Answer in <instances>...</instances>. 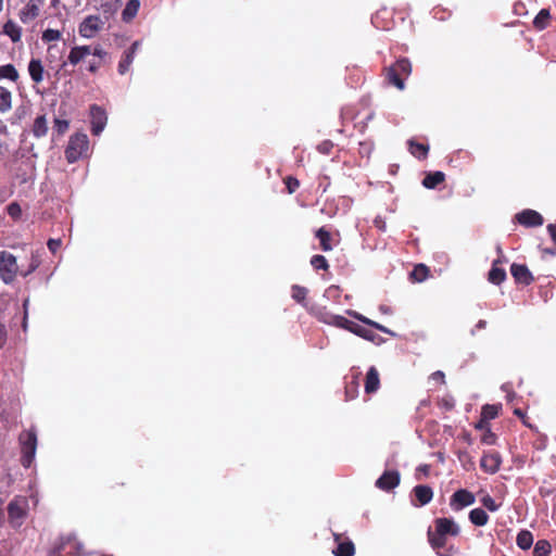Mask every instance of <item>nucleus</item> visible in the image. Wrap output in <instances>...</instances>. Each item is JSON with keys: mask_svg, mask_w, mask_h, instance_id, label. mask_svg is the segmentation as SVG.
I'll use <instances>...</instances> for the list:
<instances>
[{"mask_svg": "<svg viewBox=\"0 0 556 556\" xmlns=\"http://www.w3.org/2000/svg\"><path fill=\"white\" fill-rule=\"evenodd\" d=\"M21 450V464L24 468H29L35 460L37 451V432L35 428L23 430L18 435Z\"/></svg>", "mask_w": 556, "mask_h": 556, "instance_id": "1", "label": "nucleus"}, {"mask_svg": "<svg viewBox=\"0 0 556 556\" xmlns=\"http://www.w3.org/2000/svg\"><path fill=\"white\" fill-rule=\"evenodd\" d=\"M89 149L88 136L84 132H76L70 137L65 149V159L72 164L85 156Z\"/></svg>", "mask_w": 556, "mask_h": 556, "instance_id": "2", "label": "nucleus"}, {"mask_svg": "<svg viewBox=\"0 0 556 556\" xmlns=\"http://www.w3.org/2000/svg\"><path fill=\"white\" fill-rule=\"evenodd\" d=\"M18 273L16 257L8 252H0V278L7 285L13 282Z\"/></svg>", "mask_w": 556, "mask_h": 556, "instance_id": "3", "label": "nucleus"}, {"mask_svg": "<svg viewBox=\"0 0 556 556\" xmlns=\"http://www.w3.org/2000/svg\"><path fill=\"white\" fill-rule=\"evenodd\" d=\"M27 500L25 497H15L8 505L9 520L14 528H18L26 516Z\"/></svg>", "mask_w": 556, "mask_h": 556, "instance_id": "4", "label": "nucleus"}, {"mask_svg": "<svg viewBox=\"0 0 556 556\" xmlns=\"http://www.w3.org/2000/svg\"><path fill=\"white\" fill-rule=\"evenodd\" d=\"M104 22L99 15L86 16L78 26V33L83 38H93L102 28Z\"/></svg>", "mask_w": 556, "mask_h": 556, "instance_id": "5", "label": "nucleus"}, {"mask_svg": "<svg viewBox=\"0 0 556 556\" xmlns=\"http://www.w3.org/2000/svg\"><path fill=\"white\" fill-rule=\"evenodd\" d=\"M108 116L105 111L97 105L92 104L90 106V123H91V132L94 136H99L106 126Z\"/></svg>", "mask_w": 556, "mask_h": 556, "instance_id": "6", "label": "nucleus"}, {"mask_svg": "<svg viewBox=\"0 0 556 556\" xmlns=\"http://www.w3.org/2000/svg\"><path fill=\"white\" fill-rule=\"evenodd\" d=\"M476 497L475 495L465 490L460 489L457 490L451 497L450 506L453 510H460L464 507L470 506L475 503Z\"/></svg>", "mask_w": 556, "mask_h": 556, "instance_id": "7", "label": "nucleus"}, {"mask_svg": "<svg viewBox=\"0 0 556 556\" xmlns=\"http://www.w3.org/2000/svg\"><path fill=\"white\" fill-rule=\"evenodd\" d=\"M516 220L525 227H539L544 223L543 216L534 210H523L515 216Z\"/></svg>", "mask_w": 556, "mask_h": 556, "instance_id": "8", "label": "nucleus"}, {"mask_svg": "<svg viewBox=\"0 0 556 556\" xmlns=\"http://www.w3.org/2000/svg\"><path fill=\"white\" fill-rule=\"evenodd\" d=\"M42 0H28L25 7L20 11V20L27 24L34 21L40 13Z\"/></svg>", "mask_w": 556, "mask_h": 556, "instance_id": "9", "label": "nucleus"}, {"mask_svg": "<svg viewBox=\"0 0 556 556\" xmlns=\"http://www.w3.org/2000/svg\"><path fill=\"white\" fill-rule=\"evenodd\" d=\"M337 546L332 549L334 556H354L355 547L351 540L333 533Z\"/></svg>", "mask_w": 556, "mask_h": 556, "instance_id": "10", "label": "nucleus"}, {"mask_svg": "<svg viewBox=\"0 0 556 556\" xmlns=\"http://www.w3.org/2000/svg\"><path fill=\"white\" fill-rule=\"evenodd\" d=\"M400 483V473L396 470H387L376 481V486L383 490L390 491L397 486Z\"/></svg>", "mask_w": 556, "mask_h": 556, "instance_id": "11", "label": "nucleus"}, {"mask_svg": "<svg viewBox=\"0 0 556 556\" xmlns=\"http://www.w3.org/2000/svg\"><path fill=\"white\" fill-rule=\"evenodd\" d=\"M502 458L496 452L485 453L480 462L481 468L488 473H495L501 466Z\"/></svg>", "mask_w": 556, "mask_h": 556, "instance_id": "12", "label": "nucleus"}, {"mask_svg": "<svg viewBox=\"0 0 556 556\" xmlns=\"http://www.w3.org/2000/svg\"><path fill=\"white\" fill-rule=\"evenodd\" d=\"M510 273L518 283L528 286L533 281V276L526 265L514 263Z\"/></svg>", "mask_w": 556, "mask_h": 556, "instance_id": "13", "label": "nucleus"}, {"mask_svg": "<svg viewBox=\"0 0 556 556\" xmlns=\"http://www.w3.org/2000/svg\"><path fill=\"white\" fill-rule=\"evenodd\" d=\"M435 530L440 534L456 536L459 533L458 525L450 518H438L435 520Z\"/></svg>", "mask_w": 556, "mask_h": 556, "instance_id": "14", "label": "nucleus"}, {"mask_svg": "<svg viewBox=\"0 0 556 556\" xmlns=\"http://www.w3.org/2000/svg\"><path fill=\"white\" fill-rule=\"evenodd\" d=\"M89 54H91L90 46H76L71 49L67 61L72 65H77Z\"/></svg>", "mask_w": 556, "mask_h": 556, "instance_id": "15", "label": "nucleus"}, {"mask_svg": "<svg viewBox=\"0 0 556 556\" xmlns=\"http://www.w3.org/2000/svg\"><path fill=\"white\" fill-rule=\"evenodd\" d=\"M379 387H380L379 372L376 369V367L371 366L368 369L367 375H366L365 392L368 394L375 393L376 391H378Z\"/></svg>", "mask_w": 556, "mask_h": 556, "instance_id": "16", "label": "nucleus"}, {"mask_svg": "<svg viewBox=\"0 0 556 556\" xmlns=\"http://www.w3.org/2000/svg\"><path fill=\"white\" fill-rule=\"evenodd\" d=\"M413 492H414L416 500L418 501L419 506L427 505L428 503L431 502V500L433 497V491L428 485H422V484L416 485L414 488Z\"/></svg>", "mask_w": 556, "mask_h": 556, "instance_id": "17", "label": "nucleus"}, {"mask_svg": "<svg viewBox=\"0 0 556 556\" xmlns=\"http://www.w3.org/2000/svg\"><path fill=\"white\" fill-rule=\"evenodd\" d=\"M351 332L374 343H380L382 341L379 334L358 324L353 325Z\"/></svg>", "mask_w": 556, "mask_h": 556, "instance_id": "18", "label": "nucleus"}, {"mask_svg": "<svg viewBox=\"0 0 556 556\" xmlns=\"http://www.w3.org/2000/svg\"><path fill=\"white\" fill-rule=\"evenodd\" d=\"M43 66L40 60L31 59L28 63V73L33 81L41 83L43 80Z\"/></svg>", "mask_w": 556, "mask_h": 556, "instance_id": "19", "label": "nucleus"}, {"mask_svg": "<svg viewBox=\"0 0 556 556\" xmlns=\"http://www.w3.org/2000/svg\"><path fill=\"white\" fill-rule=\"evenodd\" d=\"M48 121L46 115H39L35 118L33 124V135L36 138L45 137L48 132Z\"/></svg>", "mask_w": 556, "mask_h": 556, "instance_id": "20", "label": "nucleus"}, {"mask_svg": "<svg viewBox=\"0 0 556 556\" xmlns=\"http://www.w3.org/2000/svg\"><path fill=\"white\" fill-rule=\"evenodd\" d=\"M3 34L9 36L13 42H18L22 37V28L16 23L9 20L3 25Z\"/></svg>", "mask_w": 556, "mask_h": 556, "instance_id": "21", "label": "nucleus"}, {"mask_svg": "<svg viewBox=\"0 0 556 556\" xmlns=\"http://www.w3.org/2000/svg\"><path fill=\"white\" fill-rule=\"evenodd\" d=\"M445 175L442 172L429 173L422 180V186L427 189H434L444 181Z\"/></svg>", "mask_w": 556, "mask_h": 556, "instance_id": "22", "label": "nucleus"}, {"mask_svg": "<svg viewBox=\"0 0 556 556\" xmlns=\"http://www.w3.org/2000/svg\"><path fill=\"white\" fill-rule=\"evenodd\" d=\"M139 8V0H129L122 12L123 21L130 22L137 15Z\"/></svg>", "mask_w": 556, "mask_h": 556, "instance_id": "23", "label": "nucleus"}, {"mask_svg": "<svg viewBox=\"0 0 556 556\" xmlns=\"http://www.w3.org/2000/svg\"><path fill=\"white\" fill-rule=\"evenodd\" d=\"M469 520L478 527L485 526L489 521V516L482 508H475L469 513Z\"/></svg>", "mask_w": 556, "mask_h": 556, "instance_id": "24", "label": "nucleus"}, {"mask_svg": "<svg viewBox=\"0 0 556 556\" xmlns=\"http://www.w3.org/2000/svg\"><path fill=\"white\" fill-rule=\"evenodd\" d=\"M408 150L417 159H426L429 147L422 143L415 142L413 139L408 140Z\"/></svg>", "mask_w": 556, "mask_h": 556, "instance_id": "25", "label": "nucleus"}, {"mask_svg": "<svg viewBox=\"0 0 556 556\" xmlns=\"http://www.w3.org/2000/svg\"><path fill=\"white\" fill-rule=\"evenodd\" d=\"M517 546L523 551L529 549L533 544V535L528 530H521L517 534L516 539Z\"/></svg>", "mask_w": 556, "mask_h": 556, "instance_id": "26", "label": "nucleus"}, {"mask_svg": "<svg viewBox=\"0 0 556 556\" xmlns=\"http://www.w3.org/2000/svg\"><path fill=\"white\" fill-rule=\"evenodd\" d=\"M12 108V94L7 88L0 86V112L5 113Z\"/></svg>", "mask_w": 556, "mask_h": 556, "instance_id": "27", "label": "nucleus"}, {"mask_svg": "<svg viewBox=\"0 0 556 556\" xmlns=\"http://www.w3.org/2000/svg\"><path fill=\"white\" fill-rule=\"evenodd\" d=\"M316 237L319 240L323 251L327 252L332 250L331 235L325 228H319L316 232Z\"/></svg>", "mask_w": 556, "mask_h": 556, "instance_id": "28", "label": "nucleus"}, {"mask_svg": "<svg viewBox=\"0 0 556 556\" xmlns=\"http://www.w3.org/2000/svg\"><path fill=\"white\" fill-rule=\"evenodd\" d=\"M134 60H135V54H132L131 52L125 51L119 63H118V67H117L118 73L121 75L126 74L129 71Z\"/></svg>", "mask_w": 556, "mask_h": 556, "instance_id": "29", "label": "nucleus"}, {"mask_svg": "<svg viewBox=\"0 0 556 556\" xmlns=\"http://www.w3.org/2000/svg\"><path fill=\"white\" fill-rule=\"evenodd\" d=\"M428 539H429L430 545L434 549H440L441 547H443L445 545V542H446L445 536L443 534H440V532H438L437 530H435V532H432L429 529L428 530Z\"/></svg>", "mask_w": 556, "mask_h": 556, "instance_id": "30", "label": "nucleus"}, {"mask_svg": "<svg viewBox=\"0 0 556 556\" xmlns=\"http://www.w3.org/2000/svg\"><path fill=\"white\" fill-rule=\"evenodd\" d=\"M387 78L390 84L394 85L400 90H403L405 85L404 80L400 77V74L396 72V68H392L391 66L387 70Z\"/></svg>", "mask_w": 556, "mask_h": 556, "instance_id": "31", "label": "nucleus"}, {"mask_svg": "<svg viewBox=\"0 0 556 556\" xmlns=\"http://www.w3.org/2000/svg\"><path fill=\"white\" fill-rule=\"evenodd\" d=\"M0 78H7L12 81H16L18 78V73L14 65L5 64L0 66Z\"/></svg>", "mask_w": 556, "mask_h": 556, "instance_id": "32", "label": "nucleus"}, {"mask_svg": "<svg viewBox=\"0 0 556 556\" xmlns=\"http://www.w3.org/2000/svg\"><path fill=\"white\" fill-rule=\"evenodd\" d=\"M505 278H506L505 270L496 267L494 264L493 267L491 268V270L489 271V280L494 285H500L505 280Z\"/></svg>", "mask_w": 556, "mask_h": 556, "instance_id": "33", "label": "nucleus"}, {"mask_svg": "<svg viewBox=\"0 0 556 556\" xmlns=\"http://www.w3.org/2000/svg\"><path fill=\"white\" fill-rule=\"evenodd\" d=\"M552 552V546L548 541L540 540L535 543L533 554L534 556H547Z\"/></svg>", "mask_w": 556, "mask_h": 556, "instance_id": "34", "label": "nucleus"}, {"mask_svg": "<svg viewBox=\"0 0 556 556\" xmlns=\"http://www.w3.org/2000/svg\"><path fill=\"white\" fill-rule=\"evenodd\" d=\"M392 68H396V72L400 75L408 76L412 73V64L408 59H400L397 62L391 66Z\"/></svg>", "mask_w": 556, "mask_h": 556, "instance_id": "35", "label": "nucleus"}, {"mask_svg": "<svg viewBox=\"0 0 556 556\" xmlns=\"http://www.w3.org/2000/svg\"><path fill=\"white\" fill-rule=\"evenodd\" d=\"M549 20V12L545 9L541 10L533 21V25L536 29L542 30L547 26Z\"/></svg>", "mask_w": 556, "mask_h": 556, "instance_id": "36", "label": "nucleus"}, {"mask_svg": "<svg viewBox=\"0 0 556 556\" xmlns=\"http://www.w3.org/2000/svg\"><path fill=\"white\" fill-rule=\"evenodd\" d=\"M307 295V289L298 285L292 287V298L300 304L305 306V298Z\"/></svg>", "mask_w": 556, "mask_h": 556, "instance_id": "37", "label": "nucleus"}, {"mask_svg": "<svg viewBox=\"0 0 556 556\" xmlns=\"http://www.w3.org/2000/svg\"><path fill=\"white\" fill-rule=\"evenodd\" d=\"M331 325L351 331L354 323H352L351 320L346 319L341 315L334 314L331 320Z\"/></svg>", "mask_w": 556, "mask_h": 556, "instance_id": "38", "label": "nucleus"}, {"mask_svg": "<svg viewBox=\"0 0 556 556\" xmlns=\"http://www.w3.org/2000/svg\"><path fill=\"white\" fill-rule=\"evenodd\" d=\"M40 263H41V261H40L39 255L33 254L28 268L26 270H21L20 274L23 277H27L28 275H30L33 271H35L39 267Z\"/></svg>", "mask_w": 556, "mask_h": 556, "instance_id": "39", "label": "nucleus"}, {"mask_svg": "<svg viewBox=\"0 0 556 556\" xmlns=\"http://www.w3.org/2000/svg\"><path fill=\"white\" fill-rule=\"evenodd\" d=\"M61 38V33L56 29L48 28L42 33V40L45 42L56 41Z\"/></svg>", "mask_w": 556, "mask_h": 556, "instance_id": "40", "label": "nucleus"}, {"mask_svg": "<svg viewBox=\"0 0 556 556\" xmlns=\"http://www.w3.org/2000/svg\"><path fill=\"white\" fill-rule=\"evenodd\" d=\"M311 264L315 269H327L328 262L323 255H314L311 260Z\"/></svg>", "mask_w": 556, "mask_h": 556, "instance_id": "41", "label": "nucleus"}, {"mask_svg": "<svg viewBox=\"0 0 556 556\" xmlns=\"http://www.w3.org/2000/svg\"><path fill=\"white\" fill-rule=\"evenodd\" d=\"M427 274H428V268H427V266H425L422 264L417 265L413 271V276H414L415 280H417L419 282H421L426 279Z\"/></svg>", "mask_w": 556, "mask_h": 556, "instance_id": "42", "label": "nucleus"}, {"mask_svg": "<svg viewBox=\"0 0 556 556\" xmlns=\"http://www.w3.org/2000/svg\"><path fill=\"white\" fill-rule=\"evenodd\" d=\"M70 127V123L66 119L55 118L53 129L58 135H63Z\"/></svg>", "mask_w": 556, "mask_h": 556, "instance_id": "43", "label": "nucleus"}, {"mask_svg": "<svg viewBox=\"0 0 556 556\" xmlns=\"http://www.w3.org/2000/svg\"><path fill=\"white\" fill-rule=\"evenodd\" d=\"M497 413H498V408L495 405L486 404L482 408V415L489 419L495 418L497 416Z\"/></svg>", "mask_w": 556, "mask_h": 556, "instance_id": "44", "label": "nucleus"}, {"mask_svg": "<svg viewBox=\"0 0 556 556\" xmlns=\"http://www.w3.org/2000/svg\"><path fill=\"white\" fill-rule=\"evenodd\" d=\"M67 536H72V540L67 544H70L71 542H74V548H75L74 555L75 556H85L84 545L81 542H78L76 540L75 534H68Z\"/></svg>", "mask_w": 556, "mask_h": 556, "instance_id": "45", "label": "nucleus"}, {"mask_svg": "<svg viewBox=\"0 0 556 556\" xmlns=\"http://www.w3.org/2000/svg\"><path fill=\"white\" fill-rule=\"evenodd\" d=\"M482 504L484 507H486L490 511H496L498 509V505L495 503V501L486 495L482 498Z\"/></svg>", "mask_w": 556, "mask_h": 556, "instance_id": "46", "label": "nucleus"}, {"mask_svg": "<svg viewBox=\"0 0 556 556\" xmlns=\"http://www.w3.org/2000/svg\"><path fill=\"white\" fill-rule=\"evenodd\" d=\"M333 148V143L330 140H325L317 146V150L323 154H329Z\"/></svg>", "mask_w": 556, "mask_h": 556, "instance_id": "47", "label": "nucleus"}, {"mask_svg": "<svg viewBox=\"0 0 556 556\" xmlns=\"http://www.w3.org/2000/svg\"><path fill=\"white\" fill-rule=\"evenodd\" d=\"M8 213L11 217L17 218L21 216L22 210L17 203H11L8 206Z\"/></svg>", "mask_w": 556, "mask_h": 556, "instance_id": "48", "label": "nucleus"}, {"mask_svg": "<svg viewBox=\"0 0 556 556\" xmlns=\"http://www.w3.org/2000/svg\"><path fill=\"white\" fill-rule=\"evenodd\" d=\"M287 189L289 193H293L299 188V180L293 177H288L286 180Z\"/></svg>", "mask_w": 556, "mask_h": 556, "instance_id": "49", "label": "nucleus"}, {"mask_svg": "<svg viewBox=\"0 0 556 556\" xmlns=\"http://www.w3.org/2000/svg\"><path fill=\"white\" fill-rule=\"evenodd\" d=\"M334 314L332 313H329V312H326V311H321L318 313L317 317L320 321L327 324V325H331V320H332V317H333Z\"/></svg>", "mask_w": 556, "mask_h": 556, "instance_id": "50", "label": "nucleus"}, {"mask_svg": "<svg viewBox=\"0 0 556 556\" xmlns=\"http://www.w3.org/2000/svg\"><path fill=\"white\" fill-rule=\"evenodd\" d=\"M61 244V239H49L47 242L48 249L52 253H55L60 249Z\"/></svg>", "mask_w": 556, "mask_h": 556, "instance_id": "51", "label": "nucleus"}, {"mask_svg": "<svg viewBox=\"0 0 556 556\" xmlns=\"http://www.w3.org/2000/svg\"><path fill=\"white\" fill-rule=\"evenodd\" d=\"M348 314L350 316L354 317L355 319L362 321L363 324L368 325V326H370V323L372 321L369 318L363 316L362 314H359V313H357L355 311H348Z\"/></svg>", "mask_w": 556, "mask_h": 556, "instance_id": "52", "label": "nucleus"}, {"mask_svg": "<svg viewBox=\"0 0 556 556\" xmlns=\"http://www.w3.org/2000/svg\"><path fill=\"white\" fill-rule=\"evenodd\" d=\"M370 327L375 328V329H378L384 333H388L390 336H395V333L393 331H391L390 329H388L387 327L376 323V321H371L370 323Z\"/></svg>", "mask_w": 556, "mask_h": 556, "instance_id": "53", "label": "nucleus"}, {"mask_svg": "<svg viewBox=\"0 0 556 556\" xmlns=\"http://www.w3.org/2000/svg\"><path fill=\"white\" fill-rule=\"evenodd\" d=\"M91 54L94 56L103 58L106 55V52L102 49L100 45H96L91 48Z\"/></svg>", "mask_w": 556, "mask_h": 556, "instance_id": "54", "label": "nucleus"}, {"mask_svg": "<svg viewBox=\"0 0 556 556\" xmlns=\"http://www.w3.org/2000/svg\"><path fill=\"white\" fill-rule=\"evenodd\" d=\"M7 336L8 333L4 324L0 323V349H2V346L7 342Z\"/></svg>", "mask_w": 556, "mask_h": 556, "instance_id": "55", "label": "nucleus"}, {"mask_svg": "<svg viewBox=\"0 0 556 556\" xmlns=\"http://www.w3.org/2000/svg\"><path fill=\"white\" fill-rule=\"evenodd\" d=\"M29 299H25L23 302V308H24V320H23V328L26 329V320H27V309H28Z\"/></svg>", "mask_w": 556, "mask_h": 556, "instance_id": "56", "label": "nucleus"}, {"mask_svg": "<svg viewBox=\"0 0 556 556\" xmlns=\"http://www.w3.org/2000/svg\"><path fill=\"white\" fill-rule=\"evenodd\" d=\"M140 46H141V41L136 40V41H134L131 43V46L126 51L131 52L132 54L136 55V53L139 50Z\"/></svg>", "mask_w": 556, "mask_h": 556, "instance_id": "57", "label": "nucleus"}, {"mask_svg": "<svg viewBox=\"0 0 556 556\" xmlns=\"http://www.w3.org/2000/svg\"><path fill=\"white\" fill-rule=\"evenodd\" d=\"M547 230H548V233L552 238V240L554 241V243L556 244V225L554 224H549L547 226Z\"/></svg>", "mask_w": 556, "mask_h": 556, "instance_id": "58", "label": "nucleus"}, {"mask_svg": "<svg viewBox=\"0 0 556 556\" xmlns=\"http://www.w3.org/2000/svg\"><path fill=\"white\" fill-rule=\"evenodd\" d=\"M485 327H486V321L483 319L479 320L476 324L475 328L471 330V334L475 336L477 330L484 329Z\"/></svg>", "mask_w": 556, "mask_h": 556, "instance_id": "59", "label": "nucleus"}, {"mask_svg": "<svg viewBox=\"0 0 556 556\" xmlns=\"http://www.w3.org/2000/svg\"><path fill=\"white\" fill-rule=\"evenodd\" d=\"M482 441L486 444H493L495 442V435L493 433L484 434Z\"/></svg>", "mask_w": 556, "mask_h": 556, "instance_id": "60", "label": "nucleus"}, {"mask_svg": "<svg viewBox=\"0 0 556 556\" xmlns=\"http://www.w3.org/2000/svg\"><path fill=\"white\" fill-rule=\"evenodd\" d=\"M431 378L434 379V380H439L441 382H444V374L442 371H440V370L433 372L431 375Z\"/></svg>", "mask_w": 556, "mask_h": 556, "instance_id": "61", "label": "nucleus"}, {"mask_svg": "<svg viewBox=\"0 0 556 556\" xmlns=\"http://www.w3.org/2000/svg\"><path fill=\"white\" fill-rule=\"evenodd\" d=\"M443 406L446 408V409H452L454 407V402L453 400H443Z\"/></svg>", "mask_w": 556, "mask_h": 556, "instance_id": "62", "label": "nucleus"}, {"mask_svg": "<svg viewBox=\"0 0 556 556\" xmlns=\"http://www.w3.org/2000/svg\"><path fill=\"white\" fill-rule=\"evenodd\" d=\"M429 470H430V466L429 465H421V466L418 467V471H421L424 475H428Z\"/></svg>", "mask_w": 556, "mask_h": 556, "instance_id": "63", "label": "nucleus"}, {"mask_svg": "<svg viewBox=\"0 0 556 556\" xmlns=\"http://www.w3.org/2000/svg\"><path fill=\"white\" fill-rule=\"evenodd\" d=\"M99 68V65L97 63H90L88 66V71L91 73H96Z\"/></svg>", "mask_w": 556, "mask_h": 556, "instance_id": "64", "label": "nucleus"}]
</instances>
